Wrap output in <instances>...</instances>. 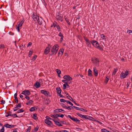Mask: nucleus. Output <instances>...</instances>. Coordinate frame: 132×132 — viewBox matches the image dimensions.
Returning <instances> with one entry per match:
<instances>
[{"label":"nucleus","instance_id":"48","mask_svg":"<svg viewBox=\"0 0 132 132\" xmlns=\"http://www.w3.org/2000/svg\"><path fill=\"white\" fill-rule=\"evenodd\" d=\"M23 112V110L22 109H20V110H18L17 112L18 113H20V112Z\"/></svg>","mask_w":132,"mask_h":132},{"label":"nucleus","instance_id":"12","mask_svg":"<svg viewBox=\"0 0 132 132\" xmlns=\"http://www.w3.org/2000/svg\"><path fill=\"white\" fill-rule=\"evenodd\" d=\"M4 126L7 128H13L14 126L13 125L11 126V125H9L8 124H6L4 125Z\"/></svg>","mask_w":132,"mask_h":132},{"label":"nucleus","instance_id":"50","mask_svg":"<svg viewBox=\"0 0 132 132\" xmlns=\"http://www.w3.org/2000/svg\"><path fill=\"white\" fill-rule=\"evenodd\" d=\"M66 86L67 85H66V84H63V88L64 89H66Z\"/></svg>","mask_w":132,"mask_h":132},{"label":"nucleus","instance_id":"30","mask_svg":"<svg viewBox=\"0 0 132 132\" xmlns=\"http://www.w3.org/2000/svg\"><path fill=\"white\" fill-rule=\"evenodd\" d=\"M56 71L58 75H60V74H61V71L60 70L58 69H56Z\"/></svg>","mask_w":132,"mask_h":132},{"label":"nucleus","instance_id":"25","mask_svg":"<svg viewBox=\"0 0 132 132\" xmlns=\"http://www.w3.org/2000/svg\"><path fill=\"white\" fill-rule=\"evenodd\" d=\"M24 22V20H22L20 22V23L18 24V26L21 27L22 26V24Z\"/></svg>","mask_w":132,"mask_h":132},{"label":"nucleus","instance_id":"21","mask_svg":"<svg viewBox=\"0 0 132 132\" xmlns=\"http://www.w3.org/2000/svg\"><path fill=\"white\" fill-rule=\"evenodd\" d=\"M55 123L56 125L59 127L63 126L61 124L59 121H57V122H55Z\"/></svg>","mask_w":132,"mask_h":132},{"label":"nucleus","instance_id":"62","mask_svg":"<svg viewBox=\"0 0 132 132\" xmlns=\"http://www.w3.org/2000/svg\"><path fill=\"white\" fill-rule=\"evenodd\" d=\"M61 105L63 107V108H64V107L65 106V105L63 104V103H61Z\"/></svg>","mask_w":132,"mask_h":132},{"label":"nucleus","instance_id":"41","mask_svg":"<svg viewBox=\"0 0 132 132\" xmlns=\"http://www.w3.org/2000/svg\"><path fill=\"white\" fill-rule=\"evenodd\" d=\"M76 129L78 131H82V130H83V129L79 128H76Z\"/></svg>","mask_w":132,"mask_h":132},{"label":"nucleus","instance_id":"24","mask_svg":"<svg viewBox=\"0 0 132 132\" xmlns=\"http://www.w3.org/2000/svg\"><path fill=\"white\" fill-rule=\"evenodd\" d=\"M65 20L66 21L67 23L68 24V25L69 26L71 24L70 22H69L68 19L67 17L65 18Z\"/></svg>","mask_w":132,"mask_h":132},{"label":"nucleus","instance_id":"55","mask_svg":"<svg viewBox=\"0 0 132 132\" xmlns=\"http://www.w3.org/2000/svg\"><path fill=\"white\" fill-rule=\"evenodd\" d=\"M38 107H37L36 106H34V111H35V110H36L37 109H38Z\"/></svg>","mask_w":132,"mask_h":132},{"label":"nucleus","instance_id":"38","mask_svg":"<svg viewBox=\"0 0 132 132\" xmlns=\"http://www.w3.org/2000/svg\"><path fill=\"white\" fill-rule=\"evenodd\" d=\"M39 129V127L38 126H37L34 129V131L35 132L37 131Z\"/></svg>","mask_w":132,"mask_h":132},{"label":"nucleus","instance_id":"52","mask_svg":"<svg viewBox=\"0 0 132 132\" xmlns=\"http://www.w3.org/2000/svg\"><path fill=\"white\" fill-rule=\"evenodd\" d=\"M37 56L36 55H34V61L35 60L37 57Z\"/></svg>","mask_w":132,"mask_h":132},{"label":"nucleus","instance_id":"47","mask_svg":"<svg viewBox=\"0 0 132 132\" xmlns=\"http://www.w3.org/2000/svg\"><path fill=\"white\" fill-rule=\"evenodd\" d=\"M31 128V127H29L27 129V131H28V132H30V130Z\"/></svg>","mask_w":132,"mask_h":132},{"label":"nucleus","instance_id":"36","mask_svg":"<svg viewBox=\"0 0 132 132\" xmlns=\"http://www.w3.org/2000/svg\"><path fill=\"white\" fill-rule=\"evenodd\" d=\"M80 111H84V112H87V110L84 109L83 108H80Z\"/></svg>","mask_w":132,"mask_h":132},{"label":"nucleus","instance_id":"5","mask_svg":"<svg viewBox=\"0 0 132 132\" xmlns=\"http://www.w3.org/2000/svg\"><path fill=\"white\" fill-rule=\"evenodd\" d=\"M44 122L46 124L50 125V126H53L52 122L51 121L47 119H45L44 120Z\"/></svg>","mask_w":132,"mask_h":132},{"label":"nucleus","instance_id":"63","mask_svg":"<svg viewBox=\"0 0 132 132\" xmlns=\"http://www.w3.org/2000/svg\"><path fill=\"white\" fill-rule=\"evenodd\" d=\"M1 103L2 104H5V101H4V100H2L1 101Z\"/></svg>","mask_w":132,"mask_h":132},{"label":"nucleus","instance_id":"42","mask_svg":"<svg viewBox=\"0 0 132 132\" xmlns=\"http://www.w3.org/2000/svg\"><path fill=\"white\" fill-rule=\"evenodd\" d=\"M12 116V114H11V113H7L5 115V116L6 117H8V116Z\"/></svg>","mask_w":132,"mask_h":132},{"label":"nucleus","instance_id":"10","mask_svg":"<svg viewBox=\"0 0 132 132\" xmlns=\"http://www.w3.org/2000/svg\"><path fill=\"white\" fill-rule=\"evenodd\" d=\"M93 71L94 75L95 76H97L98 75V72L96 67L94 68Z\"/></svg>","mask_w":132,"mask_h":132},{"label":"nucleus","instance_id":"26","mask_svg":"<svg viewBox=\"0 0 132 132\" xmlns=\"http://www.w3.org/2000/svg\"><path fill=\"white\" fill-rule=\"evenodd\" d=\"M33 101L32 100H30L28 101V102L26 103L27 105H30L32 103Z\"/></svg>","mask_w":132,"mask_h":132},{"label":"nucleus","instance_id":"7","mask_svg":"<svg viewBox=\"0 0 132 132\" xmlns=\"http://www.w3.org/2000/svg\"><path fill=\"white\" fill-rule=\"evenodd\" d=\"M49 47H50V45L49 44L48 45V47H47L45 49L44 51V53L46 54L50 52V48Z\"/></svg>","mask_w":132,"mask_h":132},{"label":"nucleus","instance_id":"20","mask_svg":"<svg viewBox=\"0 0 132 132\" xmlns=\"http://www.w3.org/2000/svg\"><path fill=\"white\" fill-rule=\"evenodd\" d=\"M35 98V100H38L39 99V97L36 94H35V95H34V98Z\"/></svg>","mask_w":132,"mask_h":132},{"label":"nucleus","instance_id":"33","mask_svg":"<svg viewBox=\"0 0 132 132\" xmlns=\"http://www.w3.org/2000/svg\"><path fill=\"white\" fill-rule=\"evenodd\" d=\"M21 105L20 104H19L15 107V108H17V109H18L21 107Z\"/></svg>","mask_w":132,"mask_h":132},{"label":"nucleus","instance_id":"1","mask_svg":"<svg viewBox=\"0 0 132 132\" xmlns=\"http://www.w3.org/2000/svg\"><path fill=\"white\" fill-rule=\"evenodd\" d=\"M43 20L39 19L38 16L34 15V23L36 24L41 25L42 23Z\"/></svg>","mask_w":132,"mask_h":132},{"label":"nucleus","instance_id":"6","mask_svg":"<svg viewBox=\"0 0 132 132\" xmlns=\"http://www.w3.org/2000/svg\"><path fill=\"white\" fill-rule=\"evenodd\" d=\"M63 78L68 81L72 80V78L69 75H66L64 76Z\"/></svg>","mask_w":132,"mask_h":132},{"label":"nucleus","instance_id":"39","mask_svg":"<svg viewBox=\"0 0 132 132\" xmlns=\"http://www.w3.org/2000/svg\"><path fill=\"white\" fill-rule=\"evenodd\" d=\"M67 100L63 99H61L60 100V101L61 102L64 103L65 102H66Z\"/></svg>","mask_w":132,"mask_h":132},{"label":"nucleus","instance_id":"14","mask_svg":"<svg viewBox=\"0 0 132 132\" xmlns=\"http://www.w3.org/2000/svg\"><path fill=\"white\" fill-rule=\"evenodd\" d=\"M64 111V110H63L62 109H57L54 111V112L55 113H57L58 112H61Z\"/></svg>","mask_w":132,"mask_h":132},{"label":"nucleus","instance_id":"8","mask_svg":"<svg viewBox=\"0 0 132 132\" xmlns=\"http://www.w3.org/2000/svg\"><path fill=\"white\" fill-rule=\"evenodd\" d=\"M30 94V92L28 90L24 91L21 93V94H24L25 96L29 95Z\"/></svg>","mask_w":132,"mask_h":132},{"label":"nucleus","instance_id":"35","mask_svg":"<svg viewBox=\"0 0 132 132\" xmlns=\"http://www.w3.org/2000/svg\"><path fill=\"white\" fill-rule=\"evenodd\" d=\"M55 49L53 48L51 50V52L53 53V54L55 53V54H56L57 53H56V50Z\"/></svg>","mask_w":132,"mask_h":132},{"label":"nucleus","instance_id":"40","mask_svg":"<svg viewBox=\"0 0 132 132\" xmlns=\"http://www.w3.org/2000/svg\"><path fill=\"white\" fill-rule=\"evenodd\" d=\"M64 51V49H60L59 51L60 52H61L62 53V55L63 54V52Z\"/></svg>","mask_w":132,"mask_h":132},{"label":"nucleus","instance_id":"4","mask_svg":"<svg viewBox=\"0 0 132 132\" xmlns=\"http://www.w3.org/2000/svg\"><path fill=\"white\" fill-rule=\"evenodd\" d=\"M56 18L57 20L61 21H63V17L60 15L59 13H58V14H57Z\"/></svg>","mask_w":132,"mask_h":132},{"label":"nucleus","instance_id":"53","mask_svg":"<svg viewBox=\"0 0 132 132\" xmlns=\"http://www.w3.org/2000/svg\"><path fill=\"white\" fill-rule=\"evenodd\" d=\"M76 119L77 118H75V117H72L71 120L73 121H74L75 122Z\"/></svg>","mask_w":132,"mask_h":132},{"label":"nucleus","instance_id":"64","mask_svg":"<svg viewBox=\"0 0 132 132\" xmlns=\"http://www.w3.org/2000/svg\"><path fill=\"white\" fill-rule=\"evenodd\" d=\"M61 132H68V131L65 130H62Z\"/></svg>","mask_w":132,"mask_h":132},{"label":"nucleus","instance_id":"60","mask_svg":"<svg viewBox=\"0 0 132 132\" xmlns=\"http://www.w3.org/2000/svg\"><path fill=\"white\" fill-rule=\"evenodd\" d=\"M20 27V26H18V27L16 28V29L18 30L19 32L20 31V30H19V29Z\"/></svg>","mask_w":132,"mask_h":132},{"label":"nucleus","instance_id":"61","mask_svg":"<svg viewBox=\"0 0 132 132\" xmlns=\"http://www.w3.org/2000/svg\"><path fill=\"white\" fill-rule=\"evenodd\" d=\"M67 81L66 80H62V81L64 83H65V84H66V83H67V82H66V81Z\"/></svg>","mask_w":132,"mask_h":132},{"label":"nucleus","instance_id":"37","mask_svg":"<svg viewBox=\"0 0 132 132\" xmlns=\"http://www.w3.org/2000/svg\"><path fill=\"white\" fill-rule=\"evenodd\" d=\"M101 131L102 132H109V131L106 130L105 129H102Z\"/></svg>","mask_w":132,"mask_h":132},{"label":"nucleus","instance_id":"46","mask_svg":"<svg viewBox=\"0 0 132 132\" xmlns=\"http://www.w3.org/2000/svg\"><path fill=\"white\" fill-rule=\"evenodd\" d=\"M46 118L47 119H46L48 120H49L50 119L51 120H52V119L51 118L49 117H48V116H46Z\"/></svg>","mask_w":132,"mask_h":132},{"label":"nucleus","instance_id":"54","mask_svg":"<svg viewBox=\"0 0 132 132\" xmlns=\"http://www.w3.org/2000/svg\"><path fill=\"white\" fill-rule=\"evenodd\" d=\"M15 100H16L15 102L17 103L18 102V100L17 97H16V98H15Z\"/></svg>","mask_w":132,"mask_h":132},{"label":"nucleus","instance_id":"17","mask_svg":"<svg viewBox=\"0 0 132 132\" xmlns=\"http://www.w3.org/2000/svg\"><path fill=\"white\" fill-rule=\"evenodd\" d=\"M94 60H95V62L96 63V65L97 66H98L99 65V60L97 58H95Z\"/></svg>","mask_w":132,"mask_h":132},{"label":"nucleus","instance_id":"43","mask_svg":"<svg viewBox=\"0 0 132 132\" xmlns=\"http://www.w3.org/2000/svg\"><path fill=\"white\" fill-rule=\"evenodd\" d=\"M4 127H3L1 130H0V132H4Z\"/></svg>","mask_w":132,"mask_h":132},{"label":"nucleus","instance_id":"34","mask_svg":"<svg viewBox=\"0 0 132 132\" xmlns=\"http://www.w3.org/2000/svg\"><path fill=\"white\" fill-rule=\"evenodd\" d=\"M101 38H102L104 40H105L106 39V38H105L106 36L104 34H101Z\"/></svg>","mask_w":132,"mask_h":132},{"label":"nucleus","instance_id":"19","mask_svg":"<svg viewBox=\"0 0 132 132\" xmlns=\"http://www.w3.org/2000/svg\"><path fill=\"white\" fill-rule=\"evenodd\" d=\"M88 117V116L86 115H83L81 114V116L80 117L81 118H84L85 119H88L87 118Z\"/></svg>","mask_w":132,"mask_h":132},{"label":"nucleus","instance_id":"22","mask_svg":"<svg viewBox=\"0 0 132 132\" xmlns=\"http://www.w3.org/2000/svg\"><path fill=\"white\" fill-rule=\"evenodd\" d=\"M34 119L37 120H38V118L37 117V114H34Z\"/></svg>","mask_w":132,"mask_h":132},{"label":"nucleus","instance_id":"28","mask_svg":"<svg viewBox=\"0 0 132 132\" xmlns=\"http://www.w3.org/2000/svg\"><path fill=\"white\" fill-rule=\"evenodd\" d=\"M84 40L87 43H89V42H90L89 40L88 39V38L85 37H84Z\"/></svg>","mask_w":132,"mask_h":132},{"label":"nucleus","instance_id":"16","mask_svg":"<svg viewBox=\"0 0 132 132\" xmlns=\"http://www.w3.org/2000/svg\"><path fill=\"white\" fill-rule=\"evenodd\" d=\"M96 44H95V45H96V47L101 51H103V48L102 47L99 46V44H97V43H96Z\"/></svg>","mask_w":132,"mask_h":132},{"label":"nucleus","instance_id":"23","mask_svg":"<svg viewBox=\"0 0 132 132\" xmlns=\"http://www.w3.org/2000/svg\"><path fill=\"white\" fill-rule=\"evenodd\" d=\"M66 95H67V97L68 98V97H69V98H70L71 99H70V100L71 101H72V102H73V99L68 94H66Z\"/></svg>","mask_w":132,"mask_h":132},{"label":"nucleus","instance_id":"27","mask_svg":"<svg viewBox=\"0 0 132 132\" xmlns=\"http://www.w3.org/2000/svg\"><path fill=\"white\" fill-rule=\"evenodd\" d=\"M109 80V78H108V76H107L106 77L105 79V80L104 82L106 84L108 82Z\"/></svg>","mask_w":132,"mask_h":132},{"label":"nucleus","instance_id":"58","mask_svg":"<svg viewBox=\"0 0 132 132\" xmlns=\"http://www.w3.org/2000/svg\"><path fill=\"white\" fill-rule=\"evenodd\" d=\"M129 85V82H128L127 85V88Z\"/></svg>","mask_w":132,"mask_h":132},{"label":"nucleus","instance_id":"2","mask_svg":"<svg viewBox=\"0 0 132 132\" xmlns=\"http://www.w3.org/2000/svg\"><path fill=\"white\" fill-rule=\"evenodd\" d=\"M128 74V71L127 70L125 72V73L122 72L120 75V76L121 78H122V79H123L126 78Z\"/></svg>","mask_w":132,"mask_h":132},{"label":"nucleus","instance_id":"45","mask_svg":"<svg viewBox=\"0 0 132 132\" xmlns=\"http://www.w3.org/2000/svg\"><path fill=\"white\" fill-rule=\"evenodd\" d=\"M32 53V52L31 51H30L29 52V53L28 55V56L29 57H30L31 56Z\"/></svg>","mask_w":132,"mask_h":132},{"label":"nucleus","instance_id":"18","mask_svg":"<svg viewBox=\"0 0 132 132\" xmlns=\"http://www.w3.org/2000/svg\"><path fill=\"white\" fill-rule=\"evenodd\" d=\"M88 75L90 77H92V72L90 69H89L88 71Z\"/></svg>","mask_w":132,"mask_h":132},{"label":"nucleus","instance_id":"15","mask_svg":"<svg viewBox=\"0 0 132 132\" xmlns=\"http://www.w3.org/2000/svg\"><path fill=\"white\" fill-rule=\"evenodd\" d=\"M56 90L59 94H60L61 93L62 90L60 87H57L56 88Z\"/></svg>","mask_w":132,"mask_h":132},{"label":"nucleus","instance_id":"56","mask_svg":"<svg viewBox=\"0 0 132 132\" xmlns=\"http://www.w3.org/2000/svg\"><path fill=\"white\" fill-rule=\"evenodd\" d=\"M67 109L69 110H71V108H70V106H67Z\"/></svg>","mask_w":132,"mask_h":132},{"label":"nucleus","instance_id":"13","mask_svg":"<svg viewBox=\"0 0 132 132\" xmlns=\"http://www.w3.org/2000/svg\"><path fill=\"white\" fill-rule=\"evenodd\" d=\"M59 46L57 44H55L53 47V48L55 49L56 53L57 52L59 49Z\"/></svg>","mask_w":132,"mask_h":132},{"label":"nucleus","instance_id":"31","mask_svg":"<svg viewBox=\"0 0 132 132\" xmlns=\"http://www.w3.org/2000/svg\"><path fill=\"white\" fill-rule=\"evenodd\" d=\"M60 122H61L62 123L66 125H67L68 124H69V123L68 122H66L63 121H61Z\"/></svg>","mask_w":132,"mask_h":132},{"label":"nucleus","instance_id":"3","mask_svg":"<svg viewBox=\"0 0 132 132\" xmlns=\"http://www.w3.org/2000/svg\"><path fill=\"white\" fill-rule=\"evenodd\" d=\"M41 93L47 96L51 97V94L48 92L44 90H42L40 91Z\"/></svg>","mask_w":132,"mask_h":132},{"label":"nucleus","instance_id":"11","mask_svg":"<svg viewBox=\"0 0 132 132\" xmlns=\"http://www.w3.org/2000/svg\"><path fill=\"white\" fill-rule=\"evenodd\" d=\"M90 42L92 43V45L94 46V47H96V45L95 44H96V43L97 44H98V42L95 40H91L90 41Z\"/></svg>","mask_w":132,"mask_h":132},{"label":"nucleus","instance_id":"44","mask_svg":"<svg viewBox=\"0 0 132 132\" xmlns=\"http://www.w3.org/2000/svg\"><path fill=\"white\" fill-rule=\"evenodd\" d=\"M59 36L61 37H63V34L61 33V32H60L59 34Z\"/></svg>","mask_w":132,"mask_h":132},{"label":"nucleus","instance_id":"9","mask_svg":"<svg viewBox=\"0 0 132 132\" xmlns=\"http://www.w3.org/2000/svg\"><path fill=\"white\" fill-rule=\"evenodd\" d=\"M34 86L36 88H38L40 86V84L39 82L36 81L34 84Z\"/></svg>","mask_w":132,"mask_h":132},{"label":"nucleus","instance_id":"59","mask_svg":"<svg viewBox=\"0 0 132 132\" xmlns=\"http://www.w3.org/2000/svg\"><path fill=\"white\" fill-rule=\"evenodd\" d=\"M52 120H53L54 122H55H55H57V120H56L55 119H52Z\"/></svg>","mask_w":132,"mask_h":132},{"label":"nucleus","instance_id":"49","mask_svg":"<svg viewBox=\"0 0 132 132\" xmlns=\"http://www.w3.org/2000/svg\"><path fill=\"white\" fill-rule=\"evenodd\" d=\"M32 43L31 42H29L27 45V47H29L32 45Z\"/></svg>","mask_w":132,"mask_h":132},{"label":"nucleus","instance_id":"51","mask_svg":"<svg viewBox=\"0 0 132 132\" xmlns=\"http://www.w3.org/2000/svg\"><path fill=\"white\" fill-rule=\"evenodd\" d=\"M127 32H128L129 34L131 33H132V30H127Z\"/></svg>","mask_w":132,"mask_h":132},{"label":"nucleus","instance_id":"29","mask_svg":"<svg viewBox=\"0 0 132 132\" xmlns=\"http://www.w3.org/2000/svg\"><path fill=\"white\" fill-rule=\"evenodd\" d=\"M56 27L58 31H61V30L60 27L59 26V25L58 24H57V25H56Z\"/></svg>","mask_w":132,"mask_h":132},{"label":"nucleus","instance_id":"32","mask_svg":"<svg viewBox=\"0 0 132 132\" xmlns=\"http://www.w3.org/2000/svg\"><path fill=\"white\" fill-rule=\"evenodd\" d=\"M118 70V69L117 68L114 69V71H113V75H114L116 73V72H117Z\"/></svg>","mask_w":132,"mask_h":132},{"label":"nucleus","instance_id":"57","mask_svg":"<svg viewBox=\"0 0 132 132\" xmlns=\"http://www.w3.org/2000/svg\"><path fill=\"white\" fill-rule=\"evenodd\" d=\"M76 114L80 117L81 116V114L79 113H77Z\"/></svg>","mask_w":132,"mask_h":132}]
</instances>
